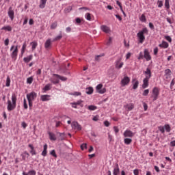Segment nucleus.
Returning <instances> with one entry per match:
<instances>
[{
    "instance_id": "obj_1",
    "label": "nucleus",
    "mask_w": 175,
    "mask_h": 175,
    "mask_svg": "<svg viewBox=\"0 0 175 175\" xmlns=\"http://www.w3.org/2000/svg\"><path fill=\"white\" fill-rule=\"evenodd\" d=\"M7 105V110H8V111H12V110L16 109V107L17 106V95L16 93L12 94L11 100L10 99H8Z\"/></svg>"
},
{
    "instance_id": "obj_2",
    "label": "nucleus",
    "mask_w": 175,
    "mask_h": 175,
    "mask_svg": "<svg viewBox=\"0 0 175 175\" xmlns=\"http://www.w3.org/2000/svg\"><path fill=\"white\" fill-rule=\"evenodd\" d=\"M144 33L146 35H148V29H147V27L143 28L137 33V37L139 39V43H143V42L146 40V36H144Z\"/></svg>"
},
{
    "instance_id": "obj_3",
    "label": "nucleus",
    "mask_w": 175,
    "mask_h": 175,
    "mask_svg": "<svg viewBox=\"0 0 175 175\" xmlns=\"http://www.w3.org/2000/svg\"><path fill=\"white\" fill-rule=\"evenodd\" d=\"M38 96V94L35 92H31L27 94V99L29 102V109H32L33 102L35 100V98Z\"/></svg>"
},
{
    "instance_id": "obj_4",
    "label": "nucleus",
    "mask_w": 175,
    "mask_h": 175,
    "mask_svg": "<svg viewBox=\"0 0 175 175\" xmlns=\"http://www.w3.org/2000/svg\"><path fill=\"white\" fill-rule=\"evenodd\" d=\"M10 51H11V58H12V59L14 61H16V59H17V57L18 55V46L16 45H12L11 46V48L10 49Z\"/></svg>"
},
{
    "instance_id": "obj_5",
    "label": "nucleus",
    "mask_w": 175,
    "mask_h": 175,
    "mask_svg": "<svg viewBox=\"0 0 175 175\" xmlns=\"http://www.w3.org/2000/svg\"><path fill=\"white\" fill-rule=\"evenodd\" d=\"M159 96V89L158 87L153 88L152 90V94L150 98H152L153 102H155L158 99V97Z\"/></svg>"
},
{
    "instance_id": "obj_6",
    "label": "nucleus",
    "mask_w": 175,
    "mask_h": 175,
    "mask_svg": "<svg viewBox=\"0 0 175 175\" xmlns=\"http://www.w3.org/2000/svg\"><path fill=\"white\" fill-rule=\"evenodd\" d=\"M158 129L161 132V133H165V130L167 133L170 132V131H172V127H170V124H166L164 126H159L158 127Z\"/></svg>"
},
{
    "instance_id": "obj_7",
    "label": "nucleus",
    "mask_w": 175,
    "mask_h": 175,
    "mask_svg": "<svg viewBox=\"0 0 175 175\" xmlns=\"http://www.w3.org/2000/svg\"><path fill=\"white\" fill-rule=\"evenodd\" d=\"M130 82H131V79L129 78V77L125 76L122 79L120 84L122 87H125V85H128V84H129Z\"/></svg>"
},
{
    "instance_id": "obj_8",
    "label": "nucleus",
    "mask_w": 175,
    "mask_h": 175,
    "mask_svg": "<svg viewBox=\"0 0 175 175\" xmlns=\"http://www.w3.org/2000/svg\"><path fill=\"white\" fill-rule=\"evenodd\" d=\"M122 57H119L115 62V68L116 69H121L124 66V62H122Z\"/></svg>"
},
{
    "instance_id": "obj_9",
    "label": "nucleus",
    "mask_w": 175,
    "mask_h": 175,
    "mask_svg": "<svg viewBox=\"0 0 175 175\" xmlns=\"http://www.w3.org/2000/svg\"><path fill=\"white\" fill-rule=\"evenodd\" d=\"M71 127L75 131H81L82 129L81 125H80L77 122H72L71 123Z\"/></svg>"
},
{
    "instance_id": "obj_10",
    "label": "nucleus",
    "mask_w": 175,
    "mask_h": 175,
    "mask_svg": "<svg viewBox=\"0 0 175 175\" xmlns=\"http://www.w3.org/2000/svg\"><path fill=\"white\" fill-rule=\"evenodd\" d=\"M103 87V85L102 83L98 84L96 87V90L98 94H105V92H106V88L102 89Z\"/></svg>"
},
{
    "instance_id": "obj_11",
    "label": "nucleus",
    "mask_w": 175,
    "mask_h": 175,
    "mask_svg": "<svg viewBox=\"0 0 175 175\" xmlns=\"http://www.w3.org/2000/svg\"><path fill=\"white\" fill-rule=\"evenodd\" d=\"M123 136H124V137H133L135 136V133L131 130H126L123 133Z\"/></svg>"
},
{
    "instance_id": "obj_12",
    "label": "nucleus",
    "mask_w": 175,
    "mask_h": 175,
    "mask_svg": "<svg viewBox=\"0 0 175 175\" xmlns=\"http://www.w3.org/2000/svg\"><path fill=\"white\" fill-rule=\"evenodd\" d=\"M144 58L146 61H151V55H150V52L148 51V49H145L144 51Z\"/></svg>"
},
{
    "instance_id": "obj_13",
    "label": "nucleus",
    "mask_w": 175,
    "mask_h": 175,
    "mask_svg": "<svg viewBox=\"0 0 175 175\" xmlns=\"http://www.w3.org/2000/svg\"><path fill=\"white\" fill-rule=\"evenodd\" d=\"M8 16L10 17L11 21H13L14 20V11L12 8V7H10L8 9Z\"/></svg>"
},
{
    "instance_id": "obj_14",
    "label": "nucleus",
    "mask_w": 175,
    "mask_h": 175,
    "mask_svg": "<svg viewBox=\"0 0 175 175\" xmlns=\"http://www.w3.org/2000/svg\"><path fill=\"white\" fill-rule=\"evenodd\" d=\"M144 75H145V79H151V69H150V68H147L146 70L144 72Z\"/></svg>"
},
{
    "instance_id": "obj_15",
    "label": "nucleus",
    "mask_w": 175,
    "mask_h": 175,
    "mask_svg": "<svg viewBox=\"0 0 175 175\" xmlns=\"http://www.w3.org/2000/svg\"><path fill=\"white\" fill-rule=\"evenodd\" d=\"M160 49H167L169 47V43L163 40L161 44H159Z\"/></svg>"
},
{
    "instance_id": "obj_16",
    "label": "nucleus",
    "mask_w": 175,
    "mask_h": 175,
    "mask_svg": "<svg viewBox=\"0 0 175 175\" xmlns=\"http://www.w3.org/2000/svg\"><path fill=\"white\" fill-rule=\"evenodd\" d=\"M113 175H118L120 174V166L118 165V163H116L113 171Z\"/></svg>"
},
{
    "instance_id": "obj_17",
    "label": "nucleus",
    "mask_w": 175,
    "mask_h": 175,
    "mask_svg": "<svg viewBox=\"0 0 175 175\" xmlns=\"http://www.w3.org/2000/svg\"><path fill=\"white\" fill-rule=\"evenodd\" d=\"M148 81H150V79L148 78H144L143 80V84H142V88L145 90V88H147L148 87Z\"/></svg>"
},
{
    "instance_id": "obj_18",
    "label": "nucleus",
    "mask_w": 175,
    "mask_h": 175,
    "mask_svg": "<svg viewBox=\"0 0 175 175\" xmlns=\"http://www.w3.org/2000/svg\"><path fill=\"white\" fill-rule=\"evenodd\" d=\"M100 29L103 31V32H105V33H109L110 32V28L107 25H101Z\"/></svg>"
},
{
    "instance_id": "obj_19",
    "label": "nucleus",
    "mask_w": 175,
    "mask_h": 175,
    "mask_svg": "<svg viewBox=\"0 0 175 175\" xmlns=\"http://www.w3.org/2000/svg\"><path fill=\"white\" fill-rule=\"evenodd\" d=\"M133 90H137V88L139 87V81L136 79H133Z\"/></svg>"
},
{
    "instance_id": "obj_20",
    "label": "nucleus",
    "mask_w": 175,
    "mask_h": 175,
    "mask_svg": "<svg viewBox=\"0 0 175 175\" xmlns=\"http://www.w3.org/2000/svg\"><path fill=\"white\" fill-rule=\"evenodd\" d=\"M124 109H127L129 111H131L132 110H133V109L135 108V105L133 103L131 104H126L125 105H124Z\"/></svg>"
},
{
    "instance_id": "obj_21",
    "label": "nucleus",
    "mask_w": 175,
    "mask_h": 175,
    "mask_svg": "<svg viewBox=\"0 0 175 175\" xmlns=\"http://www.w3.org/2000/svg\"><path fill=\"white\" fill-rule=\"evenodd\" d=\"M44 47L46 50H49L51 47V39H48L45 42Z\"/></svg>"
},
{
    "instance_id": "obj_22",
    "label": "nucleus",
    "mask_w": 175,
    "mask_h": 175,
    "mask_svg": "<svg viewBox=\"0 0 175 175\" xmlns=\"http://www.w3.org/2000/svg\"><path fill=\"white\" fill-rule=\"evenodd\" d=\"M21 157H22V160L25 161L27 158L29 157V153L28 152L25 151L22 154H21Z\"/></svg>"
},
{
    "instance_id": "obj_23",
    "label": "nucleus",
    "mask_w": 175,
    "mask_h": 175,
    "mask_svg": "<svg viewBox=\"0 0 175 175\" xmlns=\"http://www.w3.org/2000/svg\"><path fill=\"white\" fill-rule=\"evenodd\" d=\"M28 147H29V148L31 149L30 154L31 155H36V150H35V147H33V145L30 144L28 145Z\"/></svg>"
},
{
    "instance_id": "obj_24",
    "label": "nucleus",
    "mask_w": 175,
    "mask_h": 175,
    "mask_svg": "<svg viewBox=\"0 0 175 175\" xmlns=\"http://www.w3.org/2000/svg\"><path fill=\"white\" fill-rule=\"evenodd\" d=\"M85 92L88 95H92V94H94V88L92 87L86 88Z\"/></svg>"
},
{
    "instance_id": "obj_25",
    "label": "nucleus",
    "mask_w": 175,
    "mask_h": 175,
    "mask_svg": "<svg viewBox=\"0 0 175 175\" xmlns=\"http://www.w3.org/2000/svg\"><path fill=\"white\" fill-rule=\"evenodd\" d=\"M41 100H42V102H47V100H50V95L49 94L42 95Z\"/></svg>"
},
{
    "instance_id": "obj_26",
    "label": "nucleus",
    "mask_w": 175,
    "mask_h": 175,
    "mask_svg": "<svg viewBox=\"0 0 175 175\" xmlns=\"http://www.w3.org/2000/svg\"><path fill=\"white\" fill-rule=\"evenodd\" d=\"M48 135H49L50 140H52L53 142H55V140H57V137L55 136V134L51 132H49Z\"/></svg>"
},
{
    "instance_id": "obj_27",
    "label": "nucleus",
    "mask_w": 175,
    "mask_h": 175,
    "mask_svg": "<svg viewBox=\"0 0 175 175\" xmlns=\"http://www.w3.org/2000/svg\"><path fill=\"white\" fill-rule=\"evenodd\" d=\"M46 2H47V0H40L39 8L40 9H44V8L46 7Z\"/></svg>"
},
{
    "instance_id": "obj_28",
    "label": "nucleus",
    "mask_w": 175,
    "mask_h": 175,
    "mask_svg": "<svg viewBox=\"0 0 175 175\" xmlns=\"http://www.w3.org/2000/svg\"><path fill=\"white\" fill-rule=\"evenodd\" d=\"M33 57V56L32 55H29V56H27L26 57H24L23 58L24 62H25L26 64H28V62H29L30 61L32 60Z\"/></svg>"
},
{
    "instance_id": "obj_29",
    "label": "nucleus",
    "mask_w": 175,
    "mask_h": 175,
    "mask_svg": "<svg viewBox=\"0 0 175 175\" xmlns=\"http://www.w3.org/2000/svg\"><path fill=\"white\" fill-rule=\"evenodd\" d=\"M53 76H55L56 77H57V79H59L60 80H62V81H66V80H68V78L65 77H62L58 74H54Z\"/></svg>"
},
{
    "instance_id": "obj_30",
    "label": "nucleus",
    "mask_w": 175,
    "mask_h": 175,
    "mask_svg": "<svg viewBox=\"0 0 175 175\" xmlns=\"http://www.w3.org/2000/svg\"><path fill=\"white\" fill-rule=\"evenodd\" d=\"M41 155H42V157H46L47 155V144L44 145V149L41 153Z\"/></svg>"
},
{
    "instance_id": "obj_31",
    "label": "nucleus",
    "mask_w": 175,
    "mask_h": 175,
    "mask_svg": "<svg viewBox=\"0 0 175 175\" xmlns=\"http://www.w3.org/2000/svg\"><path fill=\"white\" fill-rule=\"evenodd\" d=\"M51 83L46 84L43 88V91L44 92H46V91H50V90H51Z\"/></svg>"
},
{
    "instance_id": "obj_32",
    "label": "nucleus",
    "mask_w": 175,
    "mask_h": 175,
    "mask_svg": "<svg viewBox=\"0 0 175 175\" xmlns=\"http://www.w3.org/2000/svg\"><path fill=\"white\" fill-rule=\"evenodd\" d=\"M124 144H126V146H129V144H131V143H132V139L125 138L124 139Z\"/></svg>"
},
{
    "instance_id": "obj_33",
    "label": "nucleus",
    "mask_w": 175,
    "mask_h": 175,
    "mask_svg": "<svg viewBox=\"0 0 175 175\" xmlns=\"http://www.w3.org/2000/svg\"><path fill=\"white\" fill-rule=\"evenodd\" d=\"M61 39H62V33L60 31L59 35H58L53 39V42H57V40H61Z\"/></svg>"
},
{
    "instance_id": "obj_34",
    "label": "nucleus",
    "mask_w": 175,
    "mask_h": 175,
    "mask_svg": "<svg viewBox=\"0 0 175 175\" xmlns=\"http://www.w3.org/2000/svg\"><path fill=\"white\" fill-rule=\"evenodd\" d=\"M1 29L4 31H8L9 32H10V31H12V27H10V25L4 26L1 28Z\"/></svg>"
},
{
    "instance_id": "obj_35",
    "label": "nucleus",
    "mask_w": 175,
    "mask_h": 175,
    "mask_svg": "<svg viewBox=\"0 0 175 175\" xmlns=\"http://www.w3.org/2000/svg\"><path fill=\"white\" fill-rule=\"evenodd\" d=\"M31 45L32 50H35L36 47H38V42L33 41L31 42Z\"/></svg>"
},
{
    "instance_id": "obj_36",
    "label": "nucleus",
    "mask_w": 175,
    "mask_h": 175,
    "mask_svg": "<svg viewBox=\"0 0 175 175\" xmlns=\"http://www.w3.org/2000/svg\"><path fill=\"white\" fill-rule=\"evenodd\" d=\"M139 21H142V23H146V21H147V18H146V15L142 14L139 17Z\"/></svg>"
},
{
    "instance_id": "obj_37",
    "label": "nucleus",
    "mask_w": 175,
    "mask_h": 175,
    "mask_svg": "<svg viewBox=\"0 0 175 175\" xmlns=\"http://www.w3.org/2000/svg\"><path fill=\"white\" fill-rule=\"evenodd\" d=\"M25 49H27V44L25 42L23 46H22V49H21V54H24V53L25 52Z\"/></svg>"
},
{
    "instance_id": "obj_38",
    "label": "nucleus",
    "mask_w": 175,
    "mask_h": 175,
    "mask_svg": "<svg viewBox=\"0 0 175 175\" xmlns=\"http://www.w3.org/2000/svg\"><path fill=\"white\" fill-rule=\"evenodd\" d=\"M74 103H75V105H77V106H81V107H83V100H77V102H74Z\"/></svg>"
},
{
    "instance_id": "obj_39",
    "label": "nucleus",
    "mask_w": 175,
    "mask_h": 175,
    "mask_svg": "<svg viewBox=\"0 0 175 175\" xmlns=\"http://www.w3.org/2000/svg\"><path fill=\"white\" fill-rule=\"evenodd\" d=\"M165 8H166L167 9H170V0H165Z\"/></svg>"
},
{
    "instance_id": "obj_40",
    "label": "nucleus",
    "mask_w": 175,
    "mask_h": 175,
    "mask_svg": "<svg viewBox=\"0 0 175 175\" xmlns=\"http://www.w3.org/2000/svg\"><path fill=\"white\" fill-rule=\"evenodd\" d=\"M32 81H33V77H30L27 79V84H32Z\"/></svg>"
},
{
    "instance_id": "obj_41",
    "label": "nucleus",
    "mask_w": 175,
    "mask_h": 175,
    "mask_svg": "<svg viewBox=\"0 0 175 175\" xmlns=\"http://www.w3.org/2000/svg\"><path fill=\"white\" fill-rule=\"evenodd\" d=\"M65 13H70L72 12V6H68L64 9Z\"/></svg>"
},
{
    "instance_id": "obj_42",
    "label": "nucleus",
    "mask_w": 175,
    "mask_h": 175,
    "mask_svg": "<svg viewBox=\"0 0 175 175\" xmlns=\"http://www.w3.org/2000/svg\"><path fill=\"white\" fill-rule=\"evenodd\" d=\"M96 109H97L96 106H94V105L88 106V109L90 110L91 111H94V110H96Z\"/></svg>"
},
{
    "instance_id": "obj_43",
    "label": "nucleus",
    "mask_w": 175,
    "mask_h": 175,
    "mask_svg": "<svg viewBox=\"0 0 175 175\" xmlns=\"http://www.w3.org/2000/svg\"><path fill=\"white\" fill-rule=\"evenodd\" d=\"M23 107L27 110L28 109V104H27V99L24 98L23 99Z\"/></svg>"
},
{
    "instance_id": "obj_44",
    "label": "nucleus",
    "mask_w": 175,
    "mask_h": 175,
    "mask_svg": "<svg viewBox=\"0 0 175 175\" xmlns=\"http://www.w3.org/2000/svg\"><path fill=\"white\" fill-rule=\"evenodd\" d=\"M149 93H150V90L146 89L144 91V92L142 93V95L143 96H147Z\"/></svg>"
},
{
    "instance_id": "obj_45",
    "label": "nucleus",
    "mask_w": 175,
    "mask_h": 175,
    "mask_svg": "<svg viewBox=\"0 0 175 175\" xmlns=\"http://www.w3.org/2000/svg\"><path fill=\"white\" fill-rule=\"evenodd\" d=\"M57 22H54L51 25V29H55V28H57Z\"/></svg>"
},
{
    "instance_id": "obj_46",
    "label": "nucleus",
    "mask_w": 175,
    "mask_h": 175,
    "mask_svg": "<svg viewBox=\"0 0 175 175\" xmlns=\"http://www.w3.org/2000/svg\"><path fill=\"white\" fill-rule=\"evenodd\" d=\"M6 87H10V77H8L6 79Z\"/></svg>"
},
{
    "instance_id": "obj_47",
    "label": "nucleus",
    "mask_w": 175,
    "mask_h": 175,
    "mask_svg": "<svg viewBox=\"0 0 175 175\" xmlns=\"http://www.w3.org/2000/svg\"><path fill=\"white\" fill-rule=\"evenodd\" d=\"M85 17L86 20H88V21H91V14L86 13Z\"/></svg>"
},
{
    "instance_id": "obj_48",
    "label": "nucleus",
    "mask_w": 175,
    "mask_h": 175,
    "mask_svg": "<svg viewBox=\"0 0 175 175\" xmlns=\"http://www.w3.org/2000/svg\"><path fill=\"white\" fill-rule=\"evenodd\" d=\"M172 73V70H170V69H166L165 70V75H166V76H170V74Z\"/></svg>"
},
{
    "instance_id": "obj_49",
    "label": "nucleus",
    "mask_w": 175,
    "mask_h": 175,
    "mask_svg": "<svg viewBox=\"0 0 175 175\" xmlns=\"http://www.w3.org/2000/svg\"><path fill=\"white\" fill-rule=\"evenodd\" d=\"M50 154H51V155H52V157L57 158V153H55V150H52L51 151Z\"/></svg>"
},
{
    "instance_id": "obj_50",
    "label": "nucleus",
    "mask_w": 175,
    "mask_h": 175,
    "mask_svg": "<svg viewBox=\"0 0 175 175\" xmlns=\"http://www.w3.org/2000/svg\"><path fill=\"white\" fill-rule=\"evenodd\" d=\"M29 175H36V171L35 170H30L28 172Z\"/></svg>"
},
{
    "instance_id": "obj_51",
    "label": "nucleus",
    "mask_w": 175,
    "mask_h": 175,
    "mask_svg": "<svg viewBox=\"0 0 175 175\" xmlns=\"http://www.w3.org/2000/svg\"><path fill=\"white\" fill-rule=\"evenodd\" d=\"M165 39L167 40L170 43H172V37L169 36H165Z\"/></svg>"
},
{
    "instance_id": "obj_52",
    "label": "nucleus",
    "mask_w": 175,
    "mask_h": 175,
    "mask_svg": "<svg viewBox=\"0 0 175 175\" xmlns=\"http://www.w3.org/2000/svg\"><path fill=\"white\" fill-rule=\"evenodd\" d=\"M72 95H74L75 96H80L81 95V92H75L72 94Z\"/></svg>"
},
{
    "instance_id": "obj_53",
    "label": "nucleus",
    "mask_w": 175,
    "mask_h": 175,
    "mask_svg": "<svg viewBox=\"0 0 175 175\" xmlns=\"http://www.w3.org/2000/svg\"><path fill=\"white\" fill-rule=\"evenodd\" d=\"M158 3V8H162V6H163V2H162V1H157Z\"/></svg>"
},
{
    "instance_id": "obj_54",
    "label": "nucleus",
    "mask_w": 175,
    "mask_h": 175,
    "mask_svg": "<svg viewBox=\"0 0 175 175\" xmlns=\"http://www.w3.org/2000/svg\"><path fill=\"white\" fill-rule=\"evenodd\" d=\"M158 51H159L158 47H155L153 50L154 55H157Z\"/></svg>"
},
{
    "instance_id": "obj_55",
    "label": "nucleus",
    "mask_w": 175,
    "mask_h": 175,
    "mask_svg": "<svg viewBox=\"0 0 175 175\" xmlns=\"http://www.w3.org/2000/svg\"><path fill=\"white\" fill-rule=\"evenodd\" d=\"M144 109L145 111H147V109H148V105H147V103H143Z\"/></svg>"
},
{
    "instance_id": "obj_56",
    "label": "nucleus",
    "mask_w": 175,
    "mask_h": 175,
    "mask_svg": "<svg viewBox=\"0 0 175 175\" xmlns=\"http://www.w3.org/2000/svg\"><path fill=\"white\" fill-rule=\"evenodd\" d=\"M81 150H85L87 149V144H83L81 145Z\"/></svg>"
},
{
    "instance_id": "obj_57",
    "label": "nucleus",
    "mask_w": 175,
    "mask_h": 175,
    "mask_svg": "<svg viewBox=\"0 0 175 175\" xmlns=\"http://www.w3.org/2000/svg\"><path fill=\"white\" fill-rule=\"evenodd\" d=\"M144 57V55H143V53L140 52L138 56V59H143Z\"/></svg>"
},
{
    "instance_id": "obj_58",
    "label": "nucleus",
    "mask_w": 175,
    "mask_h": 175,
    "mask_svg": "<svg viewBox=\"0 0 175 175\" xmlns=\"http://www.w3.org/2000/svg\"><path fill=\"white\" fill-rule=\"evenodd\" d=\"M113 130H114L115 133H118V132H120V129L116 126H113Z\"/></svg>"
},
{
    "instance_id": "obj_59",
    "label": "nucleus",
    "mask_w": 175,
    "mask_h": 175,
    "mask_svg": "<svg viewBox=\"0 0 175 175\" xmlns=\"http://www.w3.org/2000/svg\"><path fill=\"white\" fill-rule=\"evenodd\" d=\"M174 84H175V81H174V79H173L172 80V81H171V83H170V88H171V90L173 89V85H174Z\"/></svg>"
},
{
    "instance_id": "obj_60",
    "label": "nucleus",
    "mask_w": 175,
    "mask_h": 175,
    "mask_svg": "<svg viewBox=\"0 0 175 175\" xmlns=\"http://www.w3.org/2000/svg\"><path fill=\"white\" fill-rule=\"evenodd\" d=\"M154 170L157 172V173H159V172H161V170H159V167L154 165Z\"/></svg>"
},
{
    "instance_id": "obj_61",
    "label": "nucleus",
    "mask_w": 175,
    "mask_h": 175,
    "mask_svg": "<svg viewBox=\"0 0 175 175\" xmlns=\"http://www.w3.org/2000/svg\"><path fill=\"white\" fill-rule=\"evenodd\" d=\"M21 126H23V128L24 129H25V128H27V123H25V122H23L21 123Z\"/></svg>"
},
{
    "instance_id": "obj_62",
    "label": "nucleus",
    "mask_w": 175,
    "mask_h": 175,
    "mask_svg": "<svg viewBox=\"0 0 175 175\" xmlns=\"http://www.w3.org/2000/svg\"><path fill=\"white\" fill-rule=\"evenodd\" d=\"M5 46H9V38H7L4 41Z\"/></svg>"
},
{
    "instance_id": "obj_63",
    "label": "nucleus",
    "mask_w": 175,
    "mask_h": 175,
    "mask_svg": "<svg viewBox=\"0 0 175 175\" xmlns=\"http://www.w3.org/2000/svg\"><path fill=\"white\" fill-rule=\"evenodd\" d=\"M149 27L150 29H154V24H152V23H149Z\"/></svg>"
},
{
    "instance_id": "obj_64",
    "label": "nucleus",
    "mask_w": 175,
    "mask_h": 175,
    "mask_svg": "<svg viewBox=\"0 0 175 175\" xmlns=\"http://www.w3.org/2000/svg\"><path fill=\"white\" fill-rule=\"evenodd\" d=\"M134 175H139V170L135 169L133 170Z\"/></svg>"
}]
</instances>
